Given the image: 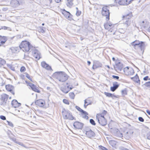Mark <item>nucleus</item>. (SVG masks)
I'll list each match as a JSON object with an SVG mask.
<instances>
[{"label": "nucleus", "mask_w": 150, "mask_h": 150, "mask_svg": "<svg viewBox=\"0 0 150 150\" xmlns=\"http://www.w3.org/2000/svg\"><path fill=\"white\" fill-rule=\"evenodd\" d=\"M108 7L107 6H104L102 8V14L103 16H106V20L108 21L109 20L110 13Z\"/></svg>", "instance_id": "5"}, {"label": "nucleus", "mask_w": 150, "mask_h": 150, "mask_svg": "<svg viewBox=\"0 0 150 150\" xmlns=\"http://www.w3.org/2000/svg\"><path fill=\"white\" fill-rule=\"evenodd\" d=\"M25 70V68L24 67H22L21 68L20 71L21 72H24Z\"/></svg>", "instance_id": "52"}, {"label": "nucleus", "mask_w": 150, "mask_h": 150, "mask_svg": "<svg viewBox=\"0 0 150 150\" xmlns=\"http://www.w3.org/2000/svg\"><path fill=\"white\" fill-rule=\"evenodd\" d=\"M11 104L14 108H18L21 105V104L18 103L16 100H13L11 102Z\"/></svg>", "instance_id": "21"}, {"label": "nucleus", "mask_w": 150, "mask_h": 150, "mask_svg": "<svg viewBox=\"0 0 150 150\" xmlns=\"http://www.w3.org/2000/svg\"><path fill=\"white\" fill-rule=\"evenodd\" d=\"M115 135L117 137H123V134L118 129L116 130V132L115 133Z\"/></svg>", "instance_id": "30"}, {"label": "nucleus", "mask_w": 150, "mask_h": 150, "mask_svg": "<svg viewBox=\"0 0 150 150\" xmlns=\"http://www.w3.org/2000/svg\"><path fill=\"white\" fill-rule=\"evenodd\" d=\"M131 79L134 81L136 82L137 83H139L140 84V80L137 74L134 77L131 78Z\"/></svg>", "instance_id": "28"}, {"label": "nucleus", "mask_w": 150, "mask_h": 150, "mask_svg": "<svg viewBox=\"0 0 150 150\" xmlns=\"http://www.w3.org/2000/svg\"><path fill=\"white\" fill-rule=\"evenodd\" d=\"M130 0H115L116 3H118L120 5H127L130 3Z\"/></svg>", "instance_id": "11"}, {"label": "nucleus", "mask_w": 150, "mask_h": 150, "mask_svg": "<svg viewBox=\"0 0 150 150\" xmlns=\"http://www.w3.org/2000/svg\"><path fill=\"white\" fill-rule=\"evenodd\" d=\"M35 103L36 105L40 107H42L44 105L45 102V100H43L39 99L36 101Z\"/></svg>", "instance_id": "19"}, {"label": "nucleus", "mask_w": 150, "mask_h": 150, "mask_svg": "<svg viewBox=\"0 0 150 150\" xmlns=\"http://www.w3.org/2000/svg\"><path fill=\"white\" fill-rule=\"evenodd\" d=\"M63 101L64 103L66 104L69 105V101L67 99H64L63 100Z\"/></svg>", "instance_id": "46"}, {"label": "nucleus", "mask_w": 150, "mask_h": 150, "mask_svg": "<svg viewBox=\"0 0 150 150\" xmlns=\"http://www.w3.org/2000/svg\"><path fill=\"white\" fill-rule=\"evenodd\" d=\"M7 65L8 67H9L12 70H14V68L13 67L12 65L10 64H7Z\"/></svg>", "instance_id": "43"}, {"label": "nucleus", "mask_w": 150, "mask_h": 150, "mask_svg": "<svg viewBox=\"0 0 150 150\" xmlns=\"http://www.w3.org/2000/svg\"><path fill=\"white\" fill-rule=\"evenodd\" d=\"M41 65L42 67L48 70L52 69L51 67L48 64H47L45 61H43L41 63Z\"/></svg>", "instance_id": "22"}, {"label": "nucleus", "mask_w": 150, "mask_h": 150, "mask_svg": "<svg viewBox=\"0 0 150 150\" xmlns=\"http://www.w3.org/2000/svg\"><path fill=\"white\" fill-rule=\"evenodd\" d=\"M10 139L13 141L14 142L17 144L22 146L25 147V145L23 144L21 142H19L18 141L17 139L15 137H9Z\"/></svg>", "instance_id": "23"}, {"label": "nucleus", "mask_w": 150, "mask_h": 150, "mask_svg": "<svg viewBox=\"0 0 150 150\" xmlns=\"http://www.w3.org/2000/svg\"><path fill=\"white\" fill-rule=\"evenodd\" d=\"M19 47L23 51L26 52L30 51L34 49V47L27 40L22 41L19 45Z\"/></svg>", "instance_id": "1"}, {"label": "nucleus", "mask_w": 150, "mask_h": 150, "mask_svg": "<svg viewBox=\"0 0 150 150\" xmlns=\"http://www.w3.org/2000/svg\"><path fill=\"white\" fill-rule=\"evenodd\" d=\"M119 85L117 82H114L113 83V86L110 87V90L112 92L115 91L118 88Z\"/></svg>", "instance_id": "20"}, {"label": "nucleus", "mask_w": 150, "mask_h": 150, "mask_svg": "<svg viewBox=\"0 0 150 150\" xmlns=\"http://www.w3.org/2000/svg\"><path fill=\"white\" fill-rule=\"evenodd\" d=\"M140 42L141 41H140L138 40H136L132 42L131 44L132 46H133L134 47H135L137 45L138 46Z\"/></svg>", "instance_id": "32"}, {"label": "nucleus", "mask_w": 150, "mask_h": 150, "mask_svg": "<svg viewBox=\"0 0 150 150\" xmlns=\"http://www.w3.org/2000/svg\"><path fill=\"white\" fill-rule=\"evenodd\" d=\"M109 144L112 147H114L115 146L117 142L115 141L111 140L109 141Z\"/></svg>", "instance_id": "33"}, {"label": "nucleus", "mask_w": 150, "mask_h": 150, "mask_svg": "<svg viewBox=\"0 0 150 150\" xmlns=\"http://www.w3.org/2000/svg\"><path fill=\"white\" fill-rule=\"evenodd\" d=\"M132 16V13L123 16L122 20L123 21V25L125 28H127L131 24V18Z\"/></svg>", "instance_id": "2"}, {"label": "nucleus", "mask_w": 150, "mask_h": 150, "mask_svg": "<svg viewBox=\"0 0 150 150\" xmlns=\"http://www.w3.org/2000/svg\"><path fill=\"white\" fill-rule=\"evenodd\" d=\"M81 14V11H79V10H77L76 12V15L77 16H80Z\"/></svg>", "instance_id": "50"}, {"label": "nucleus", "mask_w": 150, "mask_h": 150, "mask_svg": "<svg viewBox=\"0 0 150 150\" xmlns=\"http://www.w3.org/2000/svg\"><path fill=\"white\" fill-rule=\"evenodd\" d=\"M5 103H6V102H5L3 101H2L0 103V104L1 105H4V104H5Z\"/></svg>", "instance_id": "60"}, {"label": "nucleus", "mask_w": 150, "mask_h": 150, "mask_svg": "<svg viewBox=\"0 0 150 150\" xmlns=\"http://www.w3.org/2000/svg\"><path fill=\"white\" fill-rule=\"evenodd\" d=\"M143 80L144 81H146L148 80H150V79L149 78V76H146L143 78Z\"/></svg>", "instance_id": "54"}, {"label": "nucleus", "mask_w": 150, "mask_h": 150, "mask_svg": "<svg viewBox=\"0 0 150 150\" xmlns=\"http://www.w3.org/2000/svg\"><path fill=\"white\" fill-rule=\"evenodd\" d=\"M5 88L7 91L10 92L13 95H14V88L13 86L10 84H8L6 85Z\"/></svg>", "instance_id": "13"}, {"label": "nucleus", "mask_w": 150, "mask_h": 150, "mask_svg": "<svg viewBox=\"0 0 150 150\" xmlns=\"http://www.w3.org/2000/svg\"><path fill=\"white\" fill-rule=\"evenodd\" d=\"M56 79L60 82H64L68 79L69 76L64 72H56Z\"/></svg>", "instance_id": "3"}, {"label": "nucleus", "mask_w": 150, "mask_h": 150, "mask_svg": "<svg viewBox=\"0 0 150 150\" xmlns=\"http://www.w3.org/2000/svg\"><path fill=\"white\" fill-rule=\"evenodd\" d=\"M146 112L149 115H150V111L149 110H146Z\"/></svg>", "instance_id": "61"}, {"label": "nucleus", "mask_w": 150, "mask_h": 150, "mask_svg": "<svg viewBox=\"0 0 150 150\" xmlns=\"http://www.w3.org/2000/svg\"><path fill=\"white\" fill-rule=\"evenodd\" d=\"M87 63H88V66H89L91 64V62L90 61H88Z\"/></svg>", "instance_id": "63"}, {"label": "nucleus", "mask_w": 150, "mask_h": 150, "mask_svg": "<svg viewBox=\"0 0 150 150\" xmlns=\"http://www.w3.org/2000/svg\"><path fill=\"white\" fill-rule=\"evenodd\" d=\"M88 114H83L81 112V115L82 117L86 120H87L88 118V117L87 116V115H88Z\"/></svg>", "instance_id": "40"}, {"label": "nucleus", "mask_w": 150, "mask_h": 150, "mask_svg": "<svg viewBox=\"0 0 150 150\" xmlns=\"http://www.w3.org/2000/svg\"><path fill=\"white\" fill-rule=\"evenodd\" d=\"M122 94L123 95H127V89L125 88L124 90H122L121 91Z\"/></svg>", "instance_id": "36"}, {"label": "nucleus", "mask_w": 150, "mask_h": 150, "mask_svg": "<svg viewBox=\"0 0 150 150\" xmlns=\"http://www.w3.org/2000/svg\"><path fill=\"white\" fill-rule=\"evenodd\" d=\"M112 59L114 61H115V58L114 57H112Z\"/></svg>", "instance_id": "64"}, {"label": "nucleus", "mask_w": 150, "mask_h": 150, "mask_svg": "<svg viewBox=\"0 0 150 150\" xmlns=\"http://www.w3.org/2000/svg\"><path fill=\"white\" fill-rule=\"evenodd\" d=\"M112 77L113 78L116 79H119V77L118 76H115V75H113L112 76Z\"/></svg>", "instance_id": "57"}, {"label": "nucleus", "mask_w": 150, "mask_h": 150, "mask_svg": "<svg viewBox=\"0 0 150 150\" xmlns=\"http://www.w3.org/2000/svg\"><path fill=\"white\" fill-rule=\"evenodd\" d=\"M0 118L3 120H6V117L5 116L3 115H1L0 116Z\"/></svg>", "instance_id": "56"}, {"label": "nucleus", "mask_w": 150, "mask_h": 150, "mask_svg": "<svg viewBox=\"0 0 150 150\" xmlns=\"http://www.w3.org/2000/svg\"><path fill=\"white\" fill-rule=\"evenodd\" d=\"M7 96L6 94H5L2 96L0 99L2 101L6 102V101L7 100Z\"/></svg>", "instance_id": "34"}, {"label": "nucleus", "mask_w": 150, "mask_h": 150, "mask_svg": "<svg viewBox=\"0 0 150 150\" xmlns=\"http://www.w3.org/2000/svg\"><path fill=\"white\" fill-rule=\"evenodd\" d=\"M66 5L67 6L71 7L73 5V3L69 0H67Z\"/></svg>", "instance_id": "35"}, {"label": "nucleus", "mask_w": 150, "mask_h": 150, "mask_svg": "<svg viewBox=\"0 0 150 150\" xmlns=\"http://www.w3.org/2000/svg\"><path fill=\"white\" fill-rule=\"evenodd\" d=\"M99 147L100 149L101 150H108L107 148L101 145L99 146Z\"/></svg>", "instance_id": "47"}, {"label": "nucleus", "mask_w": 150, "mask_h": 150, "mask_svg": "<svg viewBox=\"0 0 150 150\" xmlns=\"http://www.w3.org/2000/svg\"><path fill=\"white\" fill-rule=\"evenodd\" d=\"M138 46L141 50L143 51V52L145 48V45L144 42L141 41Z\"/></svg>", "instance_id": "24"}, {"label": "nucleus", "mask_w": 150, "mask_h": 150, "mask_svg": "<svg viewBox=\"0 0 150 150\" xmlns=\"http://www.w3.org/2000/svg\"><path fill=\"white\" fill-rule=\"evenodd\" d=\"M7 122L8 125L12 127H13V124L12 122H9L8 121H7Z\"/></svg>", "instance_id": "49"}, {"label": "nucleus", "mask_w": 150, "mask_h": 150, "mask_svg": "<svg viewBox=\"0 0 150 150\" xmlns=\"http://www.w3.org/2000/svg\"><path fill=\"white\" fill-rule=\"evenodd\" d=\"M32 52L33 57L37 60H39L41 58L40 53L37 49H34Z\"/></svg>", "instance_id": "10"}, {"label": "nucleus", "mask_w": 150, "mask_h": 150, "mask_svg": "<svg viewBox=\"0 0 150 150\" xmlns=\"http://www.w3.org/2000/svg\"><path fill=\"white\" fill-rule=\"evenodd\" d=\"M67 86H62L60 88V90L63 93H67L70 90L73 88L72 85L69 84L68 83H67Z\"/></svg>", "instance_id": "7"}, {"label": "nucleus", "mask_w": 150, "mask_h": 150, "mask_svg": "<svg viewBox=\"0 0 150 150\" xmlns=\"http://www.w3.org/2000/svg\"><path fill=\"white\" fill-rule=\"evenodd\" d=\"M75 108L78 111L82 113L88 114L87 112L81 109L79 107L77 106H75Z\"/></svg>", "instance_id": "31"}, {"label": "nucleus", "mask_w": 150, "mask_h": 150, "mask_svg": "<svg viewBox=\"0 0 150 150\" xmlns=\"http://www.w3.org/2000/svg\"><path fill=\"white\" fill-rule=\"evenodd\" d=\"M73 125L76 128L78 129H81L83 128V124L78 122H75L74 123Z\"/></svg>", "instance_id": "18"}, {"label": "nucleus", "mask_w": 150, "mask_h": 150, "mask_svg": "<svg viewBox=\"0 0 150 150\" xmlns=\"http://www.w3.org/2000/svg\"><path fill=\"white\" fill-rule=\"evenodd\" d=\"M91 104V103H88L86 105V104H84V107L85 108H86L88 105Z\"/></svg>", "instance_id": "59"}, {"label": "nucleus", "mask_w": 150, "mask_h": 150, "mask_svg": "<svg viewBox=\"0 0 150 150\" xmlns=\"http://www.w3.org/2000/svg\"><path fill=\"white\" fill-rule=\"evenodd\" d=\"M10 28L8 27H7L5 26H1L0 27V30H1V29H4V30H10Z\"/></svg>", "instance_id": "42"}, {"label": "nucleus", "mask_w": 150, "mask_h": 150, "mask_svg": "<svg viewBox=\"0 0 150 150\" xmlns=\"http://www.w3.org/2000/svg\"><path fill=\"white\" fill-rule=\"evenodd\" d=\"M139 120L141 122H144V119L142 117H139L138 118Z\"/></svg>", "instance_id": "55"}, {"label": "nucleus", "mask_w": 150, "mask_h": 150, "mask_svg": "<svg viewBox=\"0 0 150 150\" xmlns=\"http://www.w3.org/2000/svg\"><path fill=\"white\" fill-rule=\"evenodd\" d=\"M103 115H105L107 113V111L105 110H103L102 113Z\"/></svg>", "instance_id": "58"}, {"label": "nucleus", "mask_w": 150, "mask_h": 150, "mask_svg": "<svg viewBox=\"0 0 150 150\" xmlns=\"http://www.w3.org/2000/svg\"><path fill=\"white\" fill-rule=\"evenodd\" d=\"M10 50L13 53H17L18 52V48L16 47H12L10 48Z\"/></svg>", "instance_id": "29"}, {"label": "nucleus", "mask_w": 150, "mask_h": 150, "mask_svg": "<svg viewBox=\"0 0 150 150\" xmlns=\"http://www.w3.org/2000/svg\"><path fill=\"white\" fill-rule=\"evenodd\" d=\"M147 138L149 140H150V132H148L146 134Z\"/></svg>", "instance_id": "51"}, {"label": "nucleus", "mask_w": 150, "mask_h": 150, "mask_svg": "<svg viewBox=\"0 0 150 150\" xmlns=\"http://www.w3.org/2000/svg\"><path fill=\"white\" fill-rule=\"evenodd\" d=\"M90 122L91 124L93 125H95L96 124L94 120L93 119H91L90 120Z\"/></svg>", "instance_id": "45"}, {"label": "nucleus", "mask_w": 150, "mask_h": 150, "mask_svg": "<svg viewBox=\"0 0 150 150\" xmlns=\"http://www.w3.org/2000/svg\"><path fill=\"white\" fill-rule=\"evenodd\" d=\"M62 13L65 18L68 20L70 21L73 20L72 15L69 12L63 9L62 10Z\"/></svg>", "instance_id": "9"}, {"label": "nucleus", "mask_w": 150, "mask_h": 150, "mask_svg": "<svg viewBox=\"0 0 150 150\" xmlns=\"http://www.w3.org/2000/svg\"><path fill=\"white\" fill-rule=\"evenodd\" d=\"M104 94L107 97H111L113 99H114V98H117V97L116 96L114 95V94H112L110 93L104 92Z\"/></svg>", "instance_id": "25"}, {"label": "nucleus", "mask_w": 150, "mask_h": 150, "mask_svg": "<svg viewBox=\"0 0 150 150\" xmlns=\"http://www.w3.org/2000/svg\"><path fill=\"white\" fill-rule=\"evenodd\" d=\"M63 118L64 119H68L70 120H76L75 118L72 116L71 112L67 110L63 109L62 111Z\"/></svg>", "instance_id": "4"}, {"label": "nucleus", "mask_w": 150, "mask_h": 150, "mask_svg": "<svg viewBox=\"0 0 150 150\" xmlns=\"http://www.w3.org/2000/svg\"><path fill=\"white\" fill-rule=\"evenodd\" d=\"M8 39L7 37L5 36H2L1 40V46L4 45L7 41Z\"/></svg>", "instance_id": "27"}, {"label": "nucleus", "mask_w": 150, "mask_h": 150, "mask_svg": "<svg viewBox=\"0 0 150 150\" xmlns=\"http://www.w3.org/2000/svg\"><path fill=\"white\" fill-rule=\"evenodd\" d=\"M86 134L87 137L89 138L93 137H95L96 135L94 132L91 129L87 130Z\"/></svg>", "instance_id": "16"}, {"label": "nucleus", "mask_w": 150, "mask_h": 150, "mask_svg": "<svg viewBox=\"0 0 150 150\" xmlns=\"http://www.w3.org/2000/svg\"><path fill=\"white\" fill-rule=\"evenodd\" d=\"M99 123L102 126H104L107 124V120L105 118H96Z\"/></svg>", "instance_id": "14"}, {"label": "nucleus", "mask_w": 150, "mask_h": 150, "mask_svg": "<svg viewBox=\"0 0 150 150\" xmlns=\"http://www.w3.org/2000/svg\"><path fill=\"white\" fill-rule=\"evenodd\" d=\"M102 66V64L100 62L98 61H95L94 62L92 69H95L101 67Z\"/></svg>", "instance_id": "17"}, {"label": "nucleus", "mask_w": 150, "mask_h": 150, "mask_svg": "<svg viewBox=\"0 0 150 150\" xmlns=\"http://www.w3.org/2000/svg\"><path fill=\"white\" fill-rule=\"evenodd\" d=\"M144 85L146 87L150 88V81H149L146 82L144 84Z\"/></svg>", "instance_id": "44"}, {"label": "nucleus", "mask_w": 150, "mask_h": 150, "mask_svg": "<svg viewBox=\"0 0 150 150\" xmlns=\"http://www.w3.org/2000/svg\"><path fill=\"white\" fill-rule=\"evenodd\" d=\"M5 84V82L2 79V78H0V86H3Z\"/></svg>", "instance_id": "38"}, {"label": "nucleus", "mask_w": 150, "mask_h": 150, "mask_svg": "<svg viewBox=\"0 0 150 150\" xmlns=\"http://www.w3.org/2000/svg\"><path fill=\"white\" fill-rule=\"evenodd\" d=\"M123 71L125 74L127 76L133 75L134 73V70L132 68L128 67L125 68Z\"/></svg>", "instance_id": "8"}, {"label": "nucleus", "mask_w": 150, "mask_h": 150, "mask_svg": "<svg viewBox=\"0 0 150 150\" xmlns=\"http://www.w3.org/2000/svg\"><path fill=\"white\" fill-rule=\"evenodd\" d=\"M45 28L43 27H41L40 29V32H42V33H45V31L44 30Z\"/></svg>", "instance_id": "53"}, {"label": "nucleus", "mask_w": 150, "mask_h": 150, "mask_svg": "<svg viewBox=\"0 0 150 150\" xmlns=\"http://www.w3.org/2000/svg\"><path fill=\"white\" fill-rule=\"evenodd\" d=\"M123 67L122 64L120 62H119L116 64V68L120 71H121Z\"/></svg>", "instance_id": "26"}, {"label": "nucleus", "mask_w": 150, "mask_h": 150, "mask_svg": "<svg viewBox=\"0 0 150 150\" xmlns=\"http://www.w3.org/2000/svg\"><path fill=\"white\" fill-rule=\"evenodd\" d=\"M24 3L23 0H11L10 4L13 7H16L23 4Z\"/></svg>", "instance_id": "6"}, {"label": "nucleus", "mask_w": 150, "mask_h": 150, "mask_svg": "<svg viewBox=\"0 0 150 150\" xmlns=\"http://www.w3.org/2000/svg\"><path fill=\"white\" fill-rule=\"evenodd\" d=\"M55 1L57 3H58L61 1V0H55Z\"/></svg>", "instance_id": "62"}, {"label": "nucleus", "mask_w": 150, "mask_h": 150, "mask_svg": "<svg viewBox=\"0 0 150 150\" xmlns=\"http://www.w3.org/2000/svg\"><path fill=\"white\" fill-rule=\"evenodd\" d=\"M70 98L72 99H74L75 97V94L73 92H70L69 93Z\"/></svg>", "instance_id": "41"}, {"label": "nucleus", "mask_w": 150, "mask_h": 150, "mask_svg": "<svg viewBox=\"0 0 150 150\" xmlns=\"http://www.w3.org/2000/svg\"><path fill=\"white\" fill-rule=\"evenodd\" d=\"M6 63V61L3 59L0 58V64L4 65Z\"/></svg>", "instance_id": "37"}, {"label": "nucleus", "mask_w": 150, "mask_h": 150, "mask_svg": "<svg viewBox=\"0 0 150 150\" xmlns=\"http://www.w3.org/2000/svg\"><path fill=\"white\" fill-rule=\"evenodd\" d=\"M25 74L26 77L31 81H32V78L30 77L29 75L27 73H25Z\"/></svg>", "instance_id": "48"}, {"label": "nucleus", "mask_w": 150, "mask_h": 150, "mask_svg": "<svg viewBox=\"0 0 150 150\" xmlns=\"http://www.w3.org/2000/svg\"><path fill=\"white\" fill-rule=\"evenodd\" d=\"M102 117L105 118L104 115H103L102 113L100 114H97L96 115V118H101Z\"/></svg>", "instance_id": "39"}, {"label": "nucleus", "mask_w": 150, "mask_h": 150, "mask_svg": "<svg viewBox=\"0 0 150 150\" xmlns=\"http://www.w3.org/2000/svg\"><path fill=\"white\" fill-rule=\"evenodd\" d=\"M25 81L26 83H27L28 84L29 86L31 87L33 91L36 92L38 93H40V91L38 89V88L35 85L31 83H28L26 81Z\"/></svg>", "instance_id": "15"}, {"label": "nucleus", "mask_w": 150, "mask_h": 150, "mask_svg": "<svg viewBox=\"0 0 150 150\" xmlns=\"http://www.w3.org/2000/svg\"><path fill=\"white\" fill-rule=\"evenodd\" d=\"M104 25L105 28L106 29L108 30L109 31H110V32H112V31L113 29L114 28V24H112L110 23H106L104 24Z\"/></svg>", "instance_id": "12"}]
</instances>
